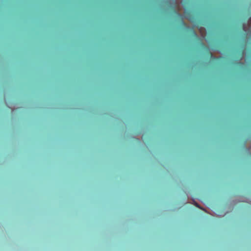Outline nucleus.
<instances>
[{"label":"nucleus","mask_w":251,"mask_h":251,"mask_svg":"<svg viewBox=\"0 0 251 251\" xmlns=\"http://www.w3.org/2000/svg\"><path fill=\"white\" fill-rule=\"evenodd\" d=\"M194 204H195L197 207H199V205H198L196 203H195Z\"/></svg>","instance_id":"obj_1"}]
</instances>
